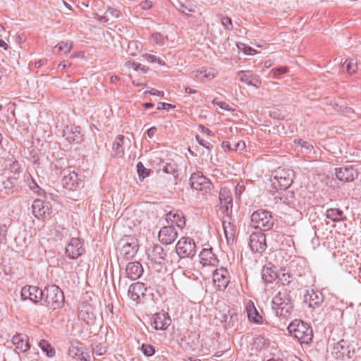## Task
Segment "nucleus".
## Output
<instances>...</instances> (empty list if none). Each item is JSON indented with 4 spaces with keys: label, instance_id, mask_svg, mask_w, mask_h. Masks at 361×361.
<instances>
[{
    "label": "nucleus",
    "instance_id": "obj_52",
    "mask_svg": "<svg viewBox=\"0 0 361 361\" xmlns=\"http://www.w3.org/2000/svg\"><path fill=\"white\" fill-rule=\"evenodd\" d=\"M245 183L243 180L239 181L235 187V196L240 197V195L245 190Z\"/></svg>",
    "mask_w": 361,
    "mask_h": 361
},
{
    "label": "nucleus",
    "instance_id": "obj_18",
    "mask_svg": "<svg viewBox=\"0 0 361 361\" xmlns=\"http://www.w3.org/2000/svg\"><path fill=\"white\" fill-rule=\"evenodd\" d=\"M237 78L249 86L258 88L261 85V80L258 75L254 74L252 71H239L236 72Z\"/></svg>",
    "mask_w": 361,
    "mask_h": 361
},
{
    "label": "nucleus",
    "instance_id": "obj_37",
    "mask_svg": "<svg viewBox=\"0 0 361 361\" xmlns=\"http://www.w3.org/2000/svg\"><path fill=\"white\" fill-rule=\"evenodd\" d=\"M39 347L48 357H52L55 355L56 351L54 348H53L50 343L47 340H41L39 343Z\"/></svg>",
    "mask_w": 361,
    "mask_h": 361
},
{
    "label": "nucleus",
    "instance_id": "obj_58",
    "mask_svg": "<svg viewBox=\"0 0 361 361\" xmlns=\"http://www.w3.org/2000/svg\"><path fill=\"white\" fill-rule=\"evenodd\" d=\"M145 94H149L151 95H155V96H158V97H164V92L163 91H159V90H157L155 89H152L150 91H146L145 92Z\"/></svg>",
    "mask_w": 361,
    "mask_h": 361
},
{
    "label": "nucleus",
    "instance_id": "obj_1",
    "mask_svg": "<svg viewBox=\"0 0 361 361\" xmlns=\"http://www.w3.org/2000/svg\"><path fill=\"white\" fill-rule=\"evenodd\" d=\"M289 334L298 339L300 344H309L312 339L313 333L311 326L300 319H295L287 328Z\"/></svg>",
    "mask_w": 361,
    "mask_h": 361
},
{
    "label": "nucleus",
    "instance_id": "obj_38",
    "mask_svg": "<svg viewBox=\"0 0 361 361\" xmlns=\"http://www.w3.org/2000/svg\"><path fill=\"white\" fill-rule=\"evenodd\" d=\"M59 52L62 53L64 55L69 54L73 48V43L68 42H59L56 47Z\"/></svg>",
    "mask_w": 361,
    "mask_h": 361
},
{
    "label": "nucleus",
    "instance_id": "obj_61",
    "mask_svg": "<svg viewBox=\"0 0 361 361\" xmlns=\"http://www.w3.org/2000/svg\"><path fill=\"white\" fill-rule=\"evenodd\" d=\"M157 128L153 126V127H151L149 128L147 130V136L149 137V138H152L154 136V135L156 134L157 133Z\"/></svg>",
    "mask_w": 361,
    "mask_h": 361
},
{
    "label": "nucleus",
    "instance_id": "obj_2",
    "mask_svg": "<svg viewBox=\"0 0 361 361\" xmlns=\"http://www.w3.org/2000/svg\"><path fill=\"white\" fill-rule=\"evenodd\" d=\"M271 185L277 190H286L293 183L295 172L288 168L279 167L271 175Z\"/></svg>",
    "mask_w": 361,
    "mask_h": 361
},
{
    "label": "nucleus",
    "instance_id": "obj_6",
    "mask_svg": "<svg viewBox=\"0 0 361 361\" xmlns=\"http://www.w3.org/2000/svg\"><path fill=\"white\" fill-rule=\"evenodd\" d=\"M274 224L271 212L265 209H258L251 215V226L261 231H269Z\"/></svg>",
    "mask_w": 361,
    "mask_h": 361
},
{
    "label": "nucleus",
    "instance_id": "obj_13",
    "mask_svg": "<svg viewBox=\"0 0 361 361\" xmlns=\"http://www.w3.org/2000/svg\"><path fill=\"white\" fill-rule=\"evenodd\" d=\"M230 283L227 269L221 267L213 272V283L216 290H224Z\"/></svg>",
    "mask_w": 361,
    "mask_h": 361
},
{
    "label": "nucleus",
    "instance_id": "obj_17",
    "mask_svg": "<svg viewBox=\"0 0 361 361\" xmlns=\"http://www.w3.org/2000/svg\"><path fill=\"white\" fill-rule=\"evenodd\" d=\"M223 228L228 243H233L236 235V225L235 220L226 213L223 217Z\"/></svg>",
    "mask_w": 361,
    "mask_h": 361
},
{
    "label": "nucleus",
    "instance_id": "obj_41",
    "mask_svg": "<svg viewBox=\"0 0 361 361\" xmlns=\"http://www.w3.org/2000/svg\"><path fill=\"white\" fill-rule=\"evenodd\" d=\"M236 320H238V314L234 312H231L230 310H228V314H226L224 316V322L229 326H234Z\"/></svg>",
    "mask_w": 361,
    "mask_h": 361
},
{
    "label": "nucleus",
    "instance_id": "obj_56",
    "mask_svg": "<svg viewBox=\"0 0 361 361\" xmlns=\"http://www.w3.org/2000/svg\"><path fill=\"white\" fill-rule=\"evenodd\" d=\"M174 107H175V106H173L171 104H169V103L159 102L157 104V109L158 110H163V109H166V108L173 109Z\"/></svg>",
    "mask_w": 361,
    "mask_h": 361
},
{
    "label": "nucleus",
    "instance_id": "obj_30",
    "mask_svg": "<svg viewBox=\"0 0 361 361\" xmlns=\"http://www.w3.org/2000/svg\"><path fill=\"white\" fill-rule=\"evenodd\" d=\"M245 312L250 322L257 324H261L262 323V317L258 312L254 302L252 300H249L247 302L245 306Z\"/></svg>",
    "mask_w": 361,
    "mask_h": 361
},
{
    "label": "nucleus",
    "instance_id": "obj_48",
    "mask_svg": "<svg viewBox=\"0 0 361 361\" xmlns=\"http://www.w3.org/2000/svg\"><path fill=\"white\" fill-rule=\"evenodd\" d=\"M288 68L286 66H281L271 70L273 73V78H276L279 75L285 74L288 72Z\"/></svg>",
    "mask_w": 361,
    "mask_h": 361
},
{
    "label": "nucleus",
    "instance_id": "obj_7",
    "mask_svg": "<svg viewBox=\"0 0 361 361\" xmlns=\"http://www.w3.org/2000/svg\"><path fill=\"white\" fill-rule=\"evenodd\" d=\"M139 248L137 239L133 235H125L121 238L116 246L119 254L126 259L133 258Z\"/></svg>",
    "mask_w": 361,
    "mask_h": 361
},
{
    "label": "nucleus",
    "instance_id": "obj_46",
    "mask_svg": "<svg viewBox=\"0 0 361 361\" xmlns=\"http://www.w3.org/2000/svg\"><path fill=\"white\" fill-rule=\"evenodd\" d=\"M141 351L147 357H151L155 353L154 348L152 345L145 343L142 345Z\"/></svg>",
    "mask_w": 361,
    "mask_h": 361
},
{
    "label": "nucleus",
    "instance_id": "obj_55",
    "mask_svg": "<svg viewBox=\"0 0 361 361\" xmlns=\"http://www.w3.org/2000/svg\"><path fill=\"white\" fill-rule=\"evenodd\" d=\"M152 4L151 0H145L140 3V6L143 10H148L152 8Z\"/></svg>",
    "mask_w": 361,
    "mask_h": 361
},
{
    "label": "nucleus",
    "instance_id": "obj_39",
    "mask_svg": "<svg viewBox=\"0 0 361 361\" xmlns=\"http://www.w3.org/2000/svg\"><path fill=\"white\" fill-rule=\"evenodd\" d=\"M294 192L293 191H286L280 197L281 202L290 207L294 205Z\"/></svg>",
    "mask_w": 361,
    "mask_h": 361
},
{
    "label": "nucleus",
    "instance_id": "obj_23",
    "mask_svg": "<svg viewBox=\"0 0 361 361\" xmlns=\"http://www.w3.org/2000/svg\"><path fill=\"white\" fill-rule=\"evenodd\" d=\"M18 353H25L30 348L29 337L25 334H16L11 339Z\"/></svg>",
    "mask_w": 361,
    "mask_h": 361
},
{
    "label": "nucleus",
    "instance_id": "obj_36",
    "mask_svg": "<svg viewBox=\"0 0 361 361\" xmlns=\"http://www.w3.org/2000/svg\"><path fill=\"white\" fill-rule=\"evenodd\" d=\"M221 147L225 151H242L245 148V143L244 142V141L240 140L237 142L235 144H234V145L232 146L229 142L224 141L221 143Z\"/></svg>",
    "mask_w": 361,
    "mask_h": 361
},
{
    "label": "nucleus",
    "instance_id": "obj_8",
    "mask_svg": "<svg viewBox=\"0 0 361 361\" xmlns=\"http://www.w3.org/2000/svg\"><path fill=\"white\" fill-rule=\"evenodd\" d=\"M176 252H171L169 257L178 256L181 258L192 257L196 253V245L193 239L188 237L181 238L176 245Z\"/></svg>",
    "mask_w": 361,
    "mask_h": 361
},
{
    "label": "nucleus",
    "instance_id": "obj_43",
    "mask_svg": "<svg viewBox=\"0 0 361 361\" xmlns=\"http://www.w3.org/2000/svg\"><path fill=\"white\" fill-rule=\"evenodd\" d=\"M137 171L140 180H143L149 174V170L146 169L143 164L140 161L137 164Z\"/></svg>",
    "mask_w": 361,
    "mask_h": 361
},
{
    "label": "nucleus",
    "instance_id": "obj_59",
    "mask_svg": "<svg viewBox=\"0 0 361 361\" xmlns=\"http://www.w3.org/2000/svg\"><path fill=\"white\" fill-rule=\"evenodd\" d=\"M106 13H109L114 18H118L120 16V11L118 9L114 8H109Z\"/></svg>",
    "mask_w": 361,
    "mask_h": 361
},
{
    "label": "nucleus",
    "instance_id": "obj_25",
    "mask_svg": "<svg viewBox=\"0 0 361 361\" xmlns=\"http://www.w3.org/2000/svg\"><path fill=\"white\" fill-rule=\"evenodd\" d=\"M200 258L203 266L216 267L219 262L212 247L202 249L200 253Z\"/></svg>",
    "mask_w": 361,
    "mask_h": 361
},
{
    "label": "nucleus",
    "instance_id": "obj_31",
    "mask_svg": "<svg viewBox=\"0 0 361 361\" xmlns=\"http://www.w3.org/2000/svg\"><path fill=\"white\" fill-rule=\"evenodd\" d=\"M261 275H262V279L267 283H271L279 278V275L276 270V267L274 266L263 267V268L262 269Z\"/></svg>",
    "mask_w": 361,
    "mask_h": 361
},
{
    "label": "nucleus",
    "instance_id": "obj_45",
    "mask_svg": "<svg viewBox=\"0 0 361 361\" xmlns=\"http://www.w3.org/2000/svg\"><path fill=\"white\" fill-rule=\"evenodd\" d=\"M343 67L349 73H355L357 68V63L354 62L353 59H351L350 61L345 60V61L343 63Z\"/></svg>",
    "mask_w": 361,
    "mask_h": 361
},
{
    "label": "nucleus",
    "instance_id": "obj_50",
    "mask_svg": "<svg viewBox=\"0 0 361 361\" xmlns=\"http://www.w3.org/2000/svg\"><path fill=\"white\" fill-rule=\"evenodd\" d=\"M195 139L197 142L199 143V145L205 147L208 150H211L212 149L213 145L209 142H207L202 139L200 135H196Z\"/></svg>",
    "mask_w": 361,
    "mask_h": 361
},
{
    "label": "nucleus",
    "instance_id": "obj_32",
    "mask_svg": "<svg viewBox=\"0 0 361 361\" xmlns=\"http://www.w3.org/2000/svg\"><path fill=\"white\" fill-rule=\"evenodd\" d=\"M125 137L123 135H118L112 144V154L114 157H121L124 154Z\"/></svg>",
    "mask_w": 361,
    "mask_h": 361
},
{
    "label": "nucleus",
    "instance_id": "obj_53",
    "mask_svg": "<svg viewBox=\"0 0 361 361\" xmlns=\"http://www.w3.org/2000/svg\"><path fill=\"white\" fill-rule=\"evenodd\" d=\"M243 46V48H240V46H238V49H241L243 53H244L246 55H254L257 53V51L254 49H252L250 47H248L244 44H241Z\"/></svg>",
    "mask_w": 361,
    "mask_h": 361
},
{
    "label": "nucleus",
    "instance_id": "obj_10",
    "mask_svg": "<svg viewBox=\"0 0 361 361\" xmlns=\"http://www.w3.org/2000/svg\"><path fill=\"white\" fill-rule=\"evenodd\" d=\"M249 246L253 253L264 252L267 247L265 234L261 231L252 233L249 238Z\"/></svg>",
    "mask_w": 361,
    "mask_h": 361
},
{
    "label": "nucleus",
    "instance_id": "obj_27",
    "mask_svg": "<svg viewBox=\"0 0 361 361\" xmlns=\"http://www.w3.org/2000/svg\"><path fill=\"white\" fill-rule=\"evenodd\" d=\"M126 274L132 281L138 279L143 274V268L138 262H128L126 268Z\"/></svg>",
    "mask_w": 361,
    "mask_h": 361
},
{
    "label": "nucleus",
    "instance_id": "obj_26",
    "mask_svg": "<svg viewBox=\"0 0 361 361\" xmlns=\"http://www.w3.org/2000/svg\"><path fill=\"white\" fill-rule=\"evenodd\" d=\"M147 289L142 283H134L129 287L128 295L133 301H138L141 297H144Z\"/></svg>",
    "mask_w": 361,
    "mask_h": 361
},
{
    "label": "nucleus",
    "instance_id": "obj_49",
    "mask_svg": "<svg viewBox=\"0 0 361 361\" xmlns=\"http://www.w3.org/2000/svg\"><path fill=\"white\" fill-rule=\"evenodd\" d=\"M9 169L11 172L13 173V176H15L16 174H19L20 173V165L16 160L13 161L10 164Z\"/></svg>",
    "mask_w": 361,
    "mask_h": 361
},
{
    "label": "nucleus",
    "instance_id": "obj_47",
    "mask_svg": "<svg viewBox=\"0 0 361 361\" xmlns=\"http://www.w3.org/2000/svg\"><path fill=\"white\" fill-rule=\"evenodd\" d=\"M212 103L214 104H216L217 105L219 108H221V109H224V110H226V111H233V109H232V107H231L227 103H226L225 102H222V101H218L216 99H214L213 101H212Z\"/></svg>",
    "mask_w": 361,
    "mask_h": 361
},
{
    "label": "nucleus",
    "instance_id": "obj_42",
    "mask_svg": "<svg viewBox=\"0 0 361 361\" xmlns=\"http://www.w3.org/2000/svg\"><path fill=\"white\" fill-rule=\"evenodd\" d=\"M142 57L149 62L157 63L160 66L165 65L164 61L154 54H142Z\"/></svg>",
    "mask_w": 361,
    "mask_h": 361
},
{
    "label": "nucleus",
    "instance_id": "obj_12",
    "mask_svg": "<svg viewBox=\"0 0 361 361\" xmlns=\"http://www.w3.org/2000/svg\"><path fill=\"white\" fill-rule=\"evenodd\" d=\"M52 212V207L49 202L36 199L32 204V212L38 219L48 217Z\"/></svg>",
    "mask_w": 361,
    "mask_h": 361
},
{
    "label": "nucleus",
    "instance_id": "obj_14",
    "mask_svg": "<svg viewBox=\"0 0 361 361\" xmlns=\"http://www.w3.org/2000/svg\"><path fill=\"white\" fill-rule=\"evenodd\" d=\"M336 176L342 182H351L357 178L359 172L356 168L352 165H345L336 169Z\"/></svg>",
    "mask_w": 361,
    "mask_h": 361
},
{
    "label": "nucleus",
    "instance_id": "obj_16",
    "mask_svg": "<svg viewBox=\"0 0 361 361\" xmlns=\"http://www.w3.org/2000/svg\"><path fill=\"white\" fill-rule=\"evenodd\" d=\"M85 251L82 243L78 238H72L66 247V254L70 259H78Z\"/></svg>",
    "mask_w": 361,
    "mask_h": 361
},
{
    "label": "nucleus",
    "instance_id": "obj_51",
    "mask_svg": "<svg viewBox=\"0 0 361 361\" xmlns=\"http://www.w3.org/2000/svg\"><path fill=\"white\" fill-rule=\"evenodd\" d=\"M279 279L283 285H288L291 282L292 276L289 273H283Z\"/></svg>",
    "mask_w": 361,
    "mask_h": 361
},
{
    "label": "nucleus",
    "instance_id": "obj_33",
    "mask_svg": "<svg viewBox=\"0 0 361 361\" xmlns=\"http://www.w3.org/2000/svg\"><path fill=\"white\" fill-rule=\"evenodd\" d=\"M18 176H11L6 180L0 182V191L4 190L6 194L12 193L14 187L16 185Z\"/></svg>",
    "mask_w": 361,
    "mask_h": 361
},
{
    "label": "nucleus",
    "instance_id": "obj_3",
    "mask_svg": "<svg viewBox=\"0 0 361 361\" xmlns=\"http://www.w3.org/2000/svg\"><path fill=\"white\" fill-rule=\"evenodd\" d=\"M46 306L53 310L62 308L64 304V295L61 289L56 285H48L44 288V298Z\"/></svg>",
    "mask_w": 361,
    "mask_h": 361
},
{
    "label": "nucleus",
    "instance_id": "obj_5",
    "mask_svg": "<svg viewBox=\"0 0 361 361\" xmlns=\"http://www.w3.org/2000/svg\"><path fill=\"white\" fill-rule=\"evenodd\" d=\"M273 308L280 317H288L293 310V303L286 292H279L272 299Z\"/></svg>",
    "mask_w": 361,
    "mask_h": 361
},
{
    "label": "nucleus",
    "instance_id": "obj_4",
    "mask_svg": "<svg viewBox=\"0 0 361 361\" xmlns=\"http://www.w3.org/2000/svg\"><path fill=\"white\" fill-rule=\"evenodd\" d=\"M147 258L150 261L152 269L160 271L163 267L169 262L168 250L159 244L150 246L146 251Z\"/></svg>",
    "mask_w": 361,
    "mask_h": 361
},
{
    "label": "nucleus",
    "instance_id": "obj_11",
    "mask_svg": "<svg viewBox=\"0 0 361 361\" xmlns=\"http://www.w3.org/2000/svg\"><path fill=\"white\" fill-rule=\"evenodd\" d=\"M20 296L23 300L29 299L35 304H37L44 298V289L42 290L36 286L26 285L22 288Z\"/></svg>",
    "mask_w": 361,
    "mask_h": 361
},
{
    "label": "nucleus",
    "instance_id": "obj_28",
    "mask_svg": "<svg viewBox=\"0 0 361 361\" xmlns=\"http://www.w3.org/2000/svg\"><path fill=\"white\" fill-rule=\"evenodd\" d=\"M166 221L169 224H176L180 228H183L185 225V218L183 212L179 210H173L167 212L166 214Z\"/></svg>",
    "mask_w": 361,
    "mask_h": 361
},
{
    "label": "nucleus",
    "instance_id": "obj_34",
    "mask_svg": "<svg viewBox=\"0 0 361 361\" xmlns=\"http://www.w3.org/2000/svg\"><path fill=\"white\" fill-rule=\"evenodd\" d=\"M191 74L192 77L202 82L213 79L215 76V74L212 73V70L204 68L195 70L192 71Z\"/></svg>",
    "mask_w": 361,
    "mask_h": 361
},
{
    "label": "nucleus",
    "instance_id": "obj_54",
    "mask_svg": "<svg viewBox=\"0 0 361 361\" xmlns=\"http://www.w3.org/2000/svg\"><path fill=\"white\" fill-rule=\"evenodd\" d=\"M221 23L227 30H232L233 29V24L232 20L230 18L226 16L221 18Z\"/></svg>",
    "mask_w": 361,
    "mask_h": 361
},
{
    "label": "nucleus",
    "instance_id": "obj_20",
    "mask_svg": "<svg viewBox=\"0 0 361 361\" xmlns=\"http://www.w3.org/2000/svg\"><path fill=\"white\" fill-rule=\"evenodd\" d=\"M171 322V319L167 313H156L151 319V325L155 330H166Z\"/></svg>",
    "mask_w": 361,
    "mask_h": 361
},
{
    "label": "nucleus",
    "instance_id": "obj_63",
    "mask_svg": "<svg viewBox=\"0 0 361 361\" xmlns=\"http://www.w3.org/2000/svg\"><path fill=\"white\" fill-rule=\"evenodd\" d=\"M302 148L306 149L309 152H311L314 149L313 145L307 142H305V144L302 145Z\"/></svg>",
    "mask_w": 361,
    "mask_h": 361
},
{
    "label": "nucleus",
    "instance_id": "obj_64",
    "mask_svg": "<svg viewBox=\"0 0 361 361\" xmlns=\"http://www.w3.org/2000/svg\"><path fill=\"white\" fill-rule=\"evenodd\" d=\"M199 128L200 129V130H201L202 133H206V134H207V135H211V133H212V131H211L209 128H207L204 127V126H201V125H200V126H199Z\"/></svg>",
    "mask_w": 361,
    "mask_h": 361
},
{
    "label": "nucleus",
    "instance_id": "obj_9",
    "mask_svg": "<svg viewBox=\"0 0 361 361\" xmlns=\"http://www.w3.org/2000/svg\"><path fill=\"white\" fill-rule=\"evenodd\" d=\"M192 188L196 190H204L205 192L211 190L213 184L209 179L205 177L202 172L197 171L193 173L189 180Z\"/></svg>",
    "mask_w": 361,
    "mask_h": 361
},
{
    "label": "nucleus",
    "instance_id": "obj_24",
    "mask_svg": "<svg viewBox=\"0 0 361 361\" xmlns=\"http://www.w3.org/2000/svg\"><path fill=\"white\" fill-rule=\"evenodd\" d=\"M332 355L338 359L342 360L344 357H350V345L348 341L342 339L334 344Z\"/></svg>",
    "mask_w": 361,
    "mask_h": 361
},
{
    "label": "nucleus",
    "instance_id": "obj_35",
    "mask_svg": "<svg viewBox=\"0 0 361 361\" xmlns=\"http://www.w3.org/2000/svg\"><path fill=\"white\" fill-rule=\"evenodd\" d=\"M326 216L334 222L343 221L345 219L343 216V212L338 208H331L327 209L326 212Z\"/></svg>",
    "mask_w": 361,
    "mask_h": 361
},
{
    "label": "nucleus",
    "instance_id": "obj_15",
    "mask_svg": "<svg viewBox=\"0 0 361 361\" xmlns=\"http://www.w3.org/2000/svg\"><path fill=\"white\" fill-rule=\"evenodd\" d=\"M324 300L323 293L314 289L307 290L304 295V302L309 307L318 309L322 307Z\"/></svg>",
    "mask_w": 361,
    "mask_h": 361
},
{
    "label": "nucleus",
    "instance_id": "obj_21",
    "mask_svg": "<svg viewBox=\"0 0 361 361\" xmlns=\"http://www.w3.org/2000/svg\"><path fill=\"white\" fill-rule=\"evenodd\" d=\"M158 237L162 244L169 245L176 240L178 233L173 226H166L159 231Z\"/></svg>",
    "mask_w": 361,
    "mask_h": 361
},
{
    "label": "nucleus",
    "instance_id": "obj_57",
    "mask_svg": "<svg viewBox=\"0 0 361 361\" xmlns=\"http://www.w3.org/2000/svg\"><path fill=\"white\" fill-rule=\"evenodd\" d=\"M94 353L97 355H102L106 353V348L100 345H96L94 348Z\"/></svg>",
    "mask_w": 361,
    "mask_h": 361
},
{
    "label": "nucleus",
    "instance_id": "obj_60",
    "mask_svg": "<svg viewBox=\"0 0 361 361\" xmlns=\"http://www.w3.org/2000/svg\"><path fill=\"white\" fill-rule=\"evenodd\" d=\"M71 66V63L68 61H63L61 62L58 68L62 71L63 70L66 69V68L69 67Z\"/></svg>",
    "mask_w": 361,
    "mask_h": 361
},
{
    "label": "nucleus",
    "instance_id": "obj_22",
    "mask_svg": "<svg viewBox=\"0 0 361 361\" xmlns=\"http://www.w3.org/2000/svg\"><path fill=\"white\" fill-rule=\"evenodd\" d=\"M63 133V136L70 143L78 144L82 141L81 128L79 126H67Z\"/></svg>",
    "mask_w": 361,
    "mask_h": 361
},
{
    "label": "nucleus",
    "instance_id": "obj_19",
    "mask_svg": "<svg viewBox=\"0 0 361 361\" xmlns=\"http://www.w3.org/2000/svg\"><path fill=\"white\" fill-rule=\"evenodd\" d=\"M62 185L64 188L75 191L82 187V183L78 174L75 171L70 172L65 175L61 180Z\"/></svg>",
    "mask_w": 361,
    "mask_h": 361
},
{
    "label": "nucleus",
    "instance_id": "obj_29",
    "mask_svg": "<svg viewBox=\"0 0 361 361\" xmlns=\"http://www.w3.org/2000/svg\"><path fill=\"white\" fill-rule=\"evenodd\" d=\"M219 202L221 207H225V212L228 213V209L233 207V197L230 189L223 187L219 191Z\"/></svg>",
    "mask_w": 361,
    "mask_h": 361
},
{
    "label": "nucleus",
    "instance_id": "obj_62",
    "mask_svg": "<svg viewBox=\"0 0 361 361\" xmlns=\"http://www.w3.org/2000/svg\"><path fill=\"white\" fill-rule=\"evenodd\" d=\"M47 63V60L46 59H40L35 63V66L38 68L42 66L45 65Z\"/></svg>",
    "mask_w": 361,
    "mask_h": 361
},
{
    "label": "nucleus",
    "instance_id": "obj_40",
    "mask_svg": "<svg viewBox=\"0 0 361 361\" xmlns=\"http://www.w3.org/2000/svg\"><path fill=\"white\" fill-rule=\"evenodd\" d=\"M163 171L166 173L171 174L175 178L178 176L176 164L171 163H166L163 166Z\"/></svg>",
    "mask_w": 361,
    "mask_h": 361
},
{
    "label": "nucleus",
    "instance_id": "obj_44",
    "mask_svg": "<svg viewBox=\"0 0 361 361\" xmlns=\"http://www.w3.org/2000/svg\"><path fill=\"white\" fill-rule=\"evenodd\" d=\"M164 39L165 37L160 32L153 33L150 36V40L159 46L164 45Z\"/></svg>",
    "mask_w": 361,
    "mask_h": 361
}]
</instances>
